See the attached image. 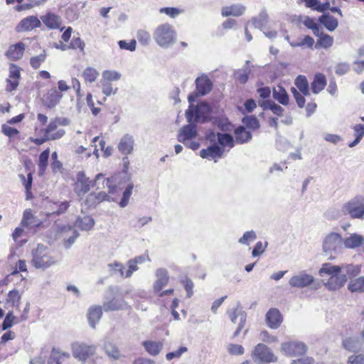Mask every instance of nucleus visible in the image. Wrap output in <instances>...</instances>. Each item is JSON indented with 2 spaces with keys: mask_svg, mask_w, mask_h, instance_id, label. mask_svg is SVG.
Returning a JSON list of instances; mask_svg holds the SVG:
<instances>
[{
  "mask_svg": "<svg viewBox=\"0 0 364 364\" xmlns=\"http://www.w3.org/2000/svg\"><path fill=\"white\" fill-rule=\"evenodd\" d=\"M125 306L126 303L124 300L114 298L112 300L105 303L103 305V309L105 311H117L123 309Z\"/></svg>",
  "mask_w": 364,
  "mask_h": 364,
  "instance_id": "obj_44",
  "label": "nucleus"
},
{
  "mask_svg": "<svg viewBox=\"0 0 364 364\" xmlns=\"http://www.w3.org/2000/svg\"><path fill=\"white\" fill-rule=\"evenodd\" d=\"M347 287L352 293H364V276L350 279Z\"/></svg>",
  "mask_w": 364,
  "mask_h": 364,
  "instance_id": "obj_33",
  "label": "nucleus"
},
{
  "mask_svg": "<svg viewBox=\"0 0 364 364\" xmlns=\"http://www.w3.org/2000/svg\"><path fill=\"white\" fill-rule=\"evenodd\" d=\"M101 181H102L103 183H105L104 187L107 188L108 193L100 191L88 194L83 201V203L87 207L95 206L103 201H114L117 199V193H119V188L116 185L114 178L105 179L103 174L99 173L95 178V183H98Z\"/></svg>",
  "mask_w": 364,
  "mask_h": 364,
  "instance_id": "obj_2",
  "label": "nucleus"
},
{
  "mask_svg": "<svg viewBox=\"0 0 364 364\" xmlns=\"http://www.w3.org/2000/svg\"><path fill=\"white\" fill-rule=\"evenodd\" d=\"M160 14H164L171 18H175L176 16L183 12L182 9L175 7H164L159 9Z\"/></svg>",
  "mask_w": 364,
  "mask_h": 364,
  "instance_id": "obj_57",
  "label": "nucleus"
},
{
  "mask_svg": "<svg viewBox=\"0 0 364 364\" xmlns=\"http://www.w3.org/2000/svg\"><path fill=\"white\" fill-rule=\"evenodd\" d=\"M25 48V44L21 42L13 44L9 46V49L6 52V55L11 60H19L23 55Z\"/></svg>",
  "mask_w": 364,
  "mask_h": 364,
  "instance_id": "obj_22",
  "label": "nucleus"
},
{
  "mask_svg": "<svg viewBox=\"0 0 364 364\" xmlns=\"http://www.w3.org/2000/svg\"><path fill=\"white\" fill-rule=\"evenodd\" d=\"M20 78V69L18 66L11 64L9 66V76L7 80L6 90L11 92L16 89Z\"/></svg>",
  "mask_w": 364,
  "mask_h": 364,
  "instance_id": "obj_18",
  "label": "nucleus"
},
{
  "mask_svg": "<svg viewBox=\"0 0 364 364\" xmlns=\"http://www.w3.org/2000/svg\"><path fill=\"white\" fill-rule=\"evenodd\" d=\"M133 187L134 186L132 184H129L126 188L125 191H124L123 195H122V198L119 203V205L121 208H124L128 205L129 198L132 193Z\"/></svg>",
  "mask_w": 364,
  "mask_h": 364,
  "instance_id": "obj_59",
  "label": "nucleus"
},
{
  "mask_svg": "<svg viewBox=\"0 0 364 364\" xmlns=\"http://www.w3.org/2000/svg\"><path fill=\"white\" fill-rule=\"evenodd\" d=\"M259 105L264 109H269L272 111V112L279 117H282L283 115L284 109L279 105L276 104L273 101H263L259 102Z\"/></svg>",
  "mask_w": 364,
  "mask_h": 364,
  "instance_id": "obj_35",
  "label": "nucleus"
},
{
  "mask_svg": "<svg viewBox=\"0 0 364 364\" xmlns=\"http://www.w3.org/2000/svg\"><path fill=\"white\" fill-rule=\"evenodd\" d=\"M101 83L102 92L106 96H111L117 93V88H114L109 82L101 80Z\"/></svg>",
  "mask_w": 364,
  "mask_h": 364,
  "instance_id": "obj_62",
  "label": "nucleus"
},
{
  "mask_svg": "<svg viewBox=\"0 0 364 364\" xmlns=\"http://www.w3.org/2000/svg\"><path fill=\"white\" fill-rule=\"evenodd\" d=\"M340 265L325 262L318 271L323 286L328 291H336L343 287L347 282V276L342 272Z\"/></svg>",
  "mask_w": 364,
  "mask_h": 364,
  "instance_id": "obj_1",
  "label": "nucleus"
},
{
  "mask_svg": "<svg viewBox=\"0 0 364 364\" xmlns=\"http://www.w3.org/2000/svg\"><path fill=\"white\" fill-rule=\"evenodd\" d=\"M223 154L224 150L215 144L209 146L206 149H203L200 151V156L201 158L209 161H213L214 162H217L220 159H221Z\"/></svg>",
  "mask_w": 364,
  "mask_h": 364,
  "instance_id": "obj_14",
  "label": "nucleus"
},
{
  "mask_svg": "<svg viewBox=\"0 0 364 364\" xmlns=\"http://www.w3.org/2000/svg\"><path fill=\"white\" fill-rule=\"evenodd\" d=\"M314 40L310 36H304L303 38L298 39L297 41H292L289 42V44L293 48L301 47L312 48L314 45Z\"/></svg>",
  "mask_w": 364,
  "mask_h": 364,
  "instance_id": "obj_37",
  "label": "nucleus"
},
{
  "mask_svg": "<svg viewBox=\"0 0 364 364\" xmlns=\"http://www.w3.org/2000/svg\"><path fill=\"white\" fill-rule=\"evenodd\" d=\"M197 136L198 133L196 126L188 124L183 127L179 130L178 140L187 147L193 150H196L200 146V143L196 140Z\"/></svg>",
  "mask_w": 364,
  "mask_h": 364,
  "instance_id": "obj_8",
  "label": "nucleus"
},
{
  "mask_svg": "<svg viewBox=\"0 0 364 364\" xmlns=\"http://www.w3.org/2000/svg\"><path fill=\"white\" fill-rule=\"evenodd\" d=\"M95 180L92 181L82 171H78L75 175L73 191L77 197L82 200L87 193L91 186H95Z\"/></svg>",
  "mask_w": 364,
  "mask_h": 364,
  "instance_id": "obj_10",
  "label": "nucleus"
},
{
  "mask_svg": "<svg viewBox=\"0 0 364 364\" xmlns=\"http://www.w3.org/2000/svg\"><path fill=\"white\" fill-rule=\"evenodd\" d=\"M326 85V80L323 75L316 74L311 84V89L314 94H318L323 90Z\"/></svg>",
  "mask_w": 364,
  "mask_h": 364,
  "instance_id": "obj_40",
  "label": "nucleus"
},
{
  "mask_svg": "<svg viewBox=\"0 0 364 364\" xmlns=\"http://www.w3.org/2000/svg\"><path fill=\"white\" fill-rule=\"evenodd\" d=\"M236 140L242 144L250 141L252 138L251 133L243 127H240L235 132Z\"/></svg>",
  "mask_w": 364,
  "mask_h": 364,
  "instance_id": "obj_45",
  "label": "nucleus"
},
{
  "mask_svg": "<svg viewBox=\"0 0 364 364\" xmlns=\"http://www.w3.org/2000/svg\"><path fill=\"white\" fill-rule=\"evenodd\" d=\"M294 83L297 89L299 90V92L303 94L304 96H309L310 95L309 83L304 75H299L296 78Z\"/></svg>",
  "mask_w": 364,
  "mask_h": 364,
  "instance_id": "obj_43",
  "label": "nucleus"
},
{
  "mask_svg": "<svg viewBox=\"0 0 364 364\" xmlns=\"http://www.w3.org/2000/svg\"><path fill=\"white\" fill-rule=\"evenodd\" d=\"M134 144L133 136L129 134H125L120 139L117 148L122 154L128 155L132 153Z\"/></svg>",
  "mask_w": 364,
  "mask_h": 364,
  "instance_id": "obj_20",
  "label": "nucleus"
},
{
  "mask_svg": "<svg viewBox=\"0 0 364 364\" xmlns=\"http://www.w3.org/2000/svg\"><path fill=\"white\" fill-rule=\"evenodd\" d=\"M314 282V277L306 272H301L292 276L289 282V284L292 287L304 288L310 286Z\"/></svg>",
  "mask_w": 364,
  "mask_h": 364,
  "instance_id": "obj_12",
  "label": "nucleus"
},
{
  "mask_svg": "<svg viewBox=\"0 0 364 364\" xmlns=\"http://www.w3.org/2000/svg\"><path fill=\"white\" fill-rule=\"evenodd\" d=\"M243 124L249 129H256L259 127L257 119L254 116L245 117L242 119Z\"/></svg>",
  "mask_w": 364,
  "mask_h": 364,
  "instance_id": "obj_60",
  "label": "nucleus"
},
{
  "mask_svg": "<svg viewBox=\"0 0 364 364\" xmlns=\"http://www.w3.org/2000/svg\"><path fill=\"white\" fill-rule=\"evenodd\" d=\"M50 156V149H46L39 156L38 166L39 169L38 174L43 176L46 173L48 164V158Z\"/></svg>",
  "mask_w": 364,
  "mask_h": 364,
  "instance_id": "obj_39",
  "label": "nucleus"
},
{
  "mask_svg": "<svg viewBox=\"0 0 364 364\" xmlns=\"http://www.w3.org/2000/svg\"><path fill=\"white\" fill-rule=\"evenodd\" d=\"M340 267H342V271L345 272L344 274H346L347 277H356L361 272L360 264H343Z\"/></svg>",
  "mask_w": 364,
  "mask_h": 364,
  "instance_id": "obj_41",
  "label": "nucleus"
},
{
  "mask_svg": "<svg viewBox=\"0 0 364 364\" xmlns=\"http://www.w3.org/2000/svg\"><path fill=\"white\" fill-rule=\"evenodd\" d=\"M21 321V318L18 319L14 315L13 311H10L6 314L4 322L2 323V330H6L12 327L14 324H16Z\"/></svg>",
  "mask_w": 364,
  "mask_h": 364,
  "instance_id": "obj_47",
  "label": "nucleus"
},
{
  "mask_svg": "<svg viewBox=\"0 0 364 364\" xmlns=\"http://www.w3.org/2000/svg\"><path fill=\"white\" fill-rule=\"evenodd\" d=\"M32 264L37 269H45L56 263V259L53 257L47 247L38 245L37 247L32 252Z\"/></svg>",
  "mask_w": 364,
  "mask_h": 364,
  "instance_id": "obj_5",
  "label": "nucleus"
},
{
  "mask_svg": "<svg viewBox=\"0 0 364 364\" xmlns=\"http://www.w3.org/2000/svg\"><path fill=\"white\" fill-rule=\"evenodd\" d=\"M46 53L45 50L38 55L33 56L30 59V64L32 68L36 69L38 68L41 63H43L46 60Z\"/></svg>",
  "mask_w": 364,
  "mask_h": 364,
  "instance_id": "obj_58",
  "label": "nucleus"
},
{
  "mask_svg": "<svg viewBox=\"0 0 364 364\" xmlns=\"http://www.w3.org/2000/svg\"><path fill=\"white\" fill-rule=\"evenodd\" d=\"M100 75L99 72L95 68L88 66L82 73V77L85 83H92L96 81Z\"/></svg>",
  "mask_w": 364,
  "mask_h": 364,
  "instance_id": "obj_36",
  "label": "nucleus"
},
{
  "mask_svg": "<svg viewBox=\"0 0 364 364\" xmlns=\"http://www.w3.org/2000/svg\"><path fill=\"white\" fill-rule=\"evenodd\" d=\"M121 78V74L116 71L112 70H106L102 72V80L111 82V81H117Z\"/></svg>",
  "mask_w": 364,
  "mask_h": 364,
  "instance_id": "obj_51",
  "label": "nucleus"
},
{
  "mask_svg": "<svg viewBox=\"0 0 364 364\" xmlns=\"http://www.w3.org/2000/svg\"><path fill=\"white\" fill-rule=\"evenodd\" d=\"M155 43L161 48L173 46L177 40V32L174 26L168 23L159 24L153 31Z\"/></svg>",
  "mask_w": 364,
  "mask_h": 364,
  "instance_id": "obj_3",
  "label": "nucleus"
},
{
  "mask_svg": "<svg viewBox=\"0 0 364 364\" xmlns=\"http://www.w3.org/2000/svg\"><path fill=\"white\" fill-rule=\"evenodd\" d=\"M229 316L231 321L234 323H237V320L239 319V326L235 333V336H237L244 328L246 322V314L243 311L235 309L229 311Z\"/></svg>",
  "mask_w": 364,
  "mask_h": 364,
  "instance_id": "obj_25",
  "label": "nucleus"
},
{
  "mask_svg": "<svg viewBox=\"0 0 364 364\" xmlns=\"http://www.w3.org/2000/svg\"><path fill=\"white\" fill-rule=\"evenodd\" d=\"M136 38L140 44L148 46L151 42V35L144 29H139L136 32Z\"/></svg>",
  "mask_w": 364,
  "mask_h": 364,
  "instance_id": "obj_55",
  "label": "nucleus"
},
{
  "mask_svg": "<svg viewBox=\"0 0 364 364\" xmlns=\"http://www.w3.org/2000/svg\"><path fill=\"white\" fill-rule=\"evenodd\" d=\"M210 109L207 103L202 102L196 107V118L204 119L210 113Z\"/></svg>",
  "mask_w": 364,
  "mask_h": 364,
  "instance_id": "obj_48",
  "label": "nucleus"
},
{
  "mask_svg": "<svg viewBox=\"0 0 364 364\" xmlns=\"http://www.w3.org/2000/svg\"><path fill=\"white\" fill-rule=\"evenodd\" d=\"M218 141L220 148L224 150V153L234 146V139L229 134L218 133Z\"/></svg>",
  "mask_w": 364,
  "mask_h": 364,
  "instance_id": "obj_30",
  "label": "nucleus"
},
{
  "mask_svg": "<svg viewBox=\"0 0 364 364\" xmlns=\"http://www.w3.org/2000/svg\"><path fill=\"white\" fill-rule=\"evenodd\" d=\"M146 259H149L148 255L139 256L133 259L129 260L127 262L128 269L125 270V273L123 274V277H130L133 272L138 269V264H141Z\"/></svg>",
  "mask_w": 364,
  "mask_h": 364,
  "instance_id": "obj_28",
  "label": "nucleus"
},
{
  "mask_svg": "<svg viewBox=\"0 0 364 364\" xmlns=\"http://www.w3.org/2000/svg\"><path fill=\"white\" fill-rule=\"evenodd\" d=\"M341 211L345 215H349L351 218H364V196L356 195L353 198L346 202L341 208Z\"/></svg>",
  "mask_w": 364,
  "mask_h": 364,
  "instance_id": "obj_6",
  "label": "nucleus"
},
{
  "mask_svg": "<svg viewBox=\"0 0 364 364\" xmlns=\"http://www.w3.org/2000/svg\"><path fill=\"white\" fill-rule=\"evenodd\" d=\"M342 244L346 249H356L364 244V237L358 233H352L343 239Z\"/></svg>",
  "mask_w": 364,
  "mask_h": 364,
  "instance_id": "obj_19",
  "label": "nucleus"
},
{
  "mask_svg": "<svg viewBox=\"0 0 364 364\" xmlns=\"http://www.w3.org/2000/svg\"><path fill=\"white\" fill-rule=\"evenodd\" d=\"M318 21L329 31H335L338 26V20L329 14L321 16Z\"/></svg>",
  "mask_w": 364,
  "mask_h": 364,
  "instance_id": "obj_34",
  "label": "nucleus"
},
{
  "mask_svg": "<svg viewBox=\"0 0 364 364\" xmlns=\"http://www.w3.org/2000/svg\"><path fill=\"white\" fill-rule=\"evenodd\" d=\"M21 294L18 290L14 289L7 294L6 304L18 308L21 303Z\"/></svg>",
  "mask_w": 364,
  "mask_h": 364,
  "instance_id": "obj_42",
  "label": "nucleus"
},
{
  "mask_svg": "<svg viewBox=\"0 0 364 364\" xmlns=\"http://www.w3.org/2000/svg\"><path fill=\"white\" fill-rule=\"evenodd\" d=\"M62 97V93L55 88H52L43 95L42 101L46 107H53L60 102Z\"/></svg>",
  "mask_w": 364,
  "mask_h": 364,
  "instance_id": "obj_17",
  "label": "nucleus"
},
{
  "mask_svg": "<svg viewBox=\"0 0 364 364\" xmlns=\"http://www.w3.org/2000/svg\"><path fill=\"white\" fill-rule=\"evenodd\" d=\"M105 349L107 355L113 358L114 359H119L121 356L118 348L111 343H106L105 344Z\"/></svg>",
  "mask_w": 364,
  "mask_h": 364,
  "instance_id": "obj_56",
  "label": "nucleus"
},
{
  "mask_svg": "<svg viewBox=\"0 0 364 364\" xmlns=\"http://www.w3.org/2000/svg\"><path fill=\"white\" fill-rule=\"evenodd\" d=\"M347 364H364V354H353L347 359Z\"/></svg>",
  "mask_w": 364,
  "mask_h": 364,
  "instance_id": "obj_64",
  "label": "nucleus"
},
{
  "mask_svg": "<svg viewBox=\"0 0 364 364\" xmlns=\"http://www.w3.org/2000/svg\"><path fill=\"white\" fill-rule=\"evenodd\" d=\"M355 140L348 144L349 147H353L357 145L364 136V125L361 124H355L353 127Z\"/></svg>",
  "mask_w": 364,
  "mask_h": 364,
  "instance_id": "obj_46",
  "label": "nucleus"
},
{
  "mask_svg": "<svg viewBox=\"0 0 364 364\" xmlns=\"http://www.w3.org/2000/svg\"><path fill=\"white\" fill-rule=\"evenodd\" d=\"M156 280L154 285L155 291H160L168 282V272L165 269H159L156 272Z\"/></svg>",
  "mask_w": 364,
  "mask_h": 364,
  "instance_id": "obj_26",
  "label": "nucleus"
},
{
  "mask_svg": "<svg viewBox=\"0 0 364 364\" xmlns=\"http://www.w3.org/2000/svg\"><path fill=\"white\" fill-rule=\"evenodd\" d=\"M273 97L278 102L282 105H287L289 102V95L285 89L281 86L277 85L273 89Z\"/></svg>",
  "mask_w": 364,
  "mask_h": 364,
  "instance_id": "obj_31",
  "label": "nucleus"
},
{
  "mask_svg": "<svg viewBox=\"0 0 364 364\" xmlns=\"http://www.w3.org/2000/svg\"><path fill=\"white\" fill-rule=\"evenodd\" d=\"M41 22L37 16H29L23 18L16 26V31L18 33L27 32L39 28Z\"/></svg>",
  "mask_w": 364,
  "mask_h": 364,
  "instance_id": "obj_13",
  "label": "nucleus"
},
{
  "mask_svg": "<svg viewBox=\"0 0 364 364\" xmlns=\"http://www.w3.org/2000/svg\"><path fill=\"white\" fill-rule=\"evenodd\" d=\"M252 22L255 28L262 29L268 22V15L267 12H261L257 17L252 18Z\"/></svg>",
  "mask_w": 364,
  "mask_h": 364,
  "instance_id": "obj_49",
  "label": "nucleus"
},
{
  "mask_svg": "<svg viewBox=\"0 0 364 364\" xmlns=\"http://www.w3.org/2000/svg\"><path fill=\"white\" fill-rule=\"evenodd\" d=\"M342 345L346 350L356 353L361 350L363 342L358 337L349 336L343 340Z\"/></svg>",
  "mask_w": 364,
  "mask_h": 364,
  "instance_id": "obj_21",
  "label": "nucleus"
},
{
  "mask_svg": "<svg viewBox=\"0 0 364 364\" xmlns=\"http://www.w3.org/2000/svg\"><path fill=\"white\" fill-rule=\"evenodd\" d=\"M70 348L73 357L85 363L87 359L95 354L97 347L95 345L75 341L71 343Z\"/></svg>",
  "mask_w": 364,
  "mask_h": 364,
  "instance_id": "obj_9",
  "label": "nucleus"
},
{
  "mask_svg": "<svg viewBox=\"0 0 364 364\" xmlns=\"http://www.w3.org/2000/svg\"><path fill=\"white\" fill-rule=\"evenodd\" d=\"M282 321V316L277 309H270L265 315L266 324L271 329H277Z\"/></svg>",
  "mask_w": 364,
  "mask_h": 364,
  "instance_id": "obj_15",
  "label": "nucleus"
},
{
  "mask_svg": "<svg viewBox=\"0 0 364 364\" xmlns=\"http://www.w3.org/2000/svg\"><path fill=\"white\" fill-rule=\"evenodd\" d=\"M259 339L267 343H274L278 342V338L270 334L267 331H262L259 333Z\"/></svg>",
  "mask_w": 364,
  "mask_h": 364,
  "instance_id": "obj_61",
  "label": "nucleus"
},
{
  "mask_svg": "<svg viewBox=\"0 0 364 364\" xmlns=\"http://www.w3.org/2000/svg\"><path fill=\"white\" fill-rule=\"evenodd\" d=\"M251 357L257 364H267L276 363L278 360L277 356L273 351L263 343H258L254 347Z\"/></svg>",
  "mask_w": 364,
  "mask_h": 364,
  "instance_id": "obj_7",
  "label": "nucleus"
},
{
  "mask_svg": "<svg viewBox=\"0 0 364 364\" xmlns=\"http://www.w3.org/2000/svg\"><path fill=\"white\" fill-rule=\"evenodd\" d=\"M246 11V6L242 4H234L222 7L221 15L223 17L242 16Z\"/></svg>",
  "mask_w": 364,
  "mask_h": 364,
  "instance_id": "obj_16",
  "label": "nucleus"
},
{
  "mask_svg": "<svg viewBox=\"0 0 364 364\" xmlns=\"http://www.w3.org/2000/svg\"><path fill=\"white\" fill-rule=\"evenodd\" d=\"M146 352L153 356L159 354L163 348V343L161 341H146L143 343Z\"/></svg>",
  "mask_w": 364,
  "mask_h": 364,
  "instance_id": "obj_32",
  "label": "nucleus"
},
{
  "mask_svg": "<svg viewBox=\"0 0 364 364\" xmlns=\"http://www.w3.org/2000/svg\"><path fill=\"white\" fill-rule=\"evenodd\" d=\"M23 226H34L36 225L35 221V218L32 213V210L31 209H26L23 215V219L21 223Z\"/></svg>",
  "mask_w": 364,
  "mask_h": 364,
  "instance_id": "obj_52",
  "label": "nucleus"
},
{
  "mask_svg": "<svg viewBox=\"0 0 364 364\" xmlns=\"http://www.w3.org/2000/svg\"><path fill=\"white\" fill-rule=\"evenodd\" d=\"M256 239V234L253 230L245 232L242 237L239 239V243L242 245H249L250 242Z\"/></svg>",
  "mask_w": 364,
  "mask_h": 364,
  "instance_id": "obj_63",
  "label": "nucleus"
},
{
  "mask_svg": "<svg viewBox=\"0 0 364 364\" xmlns=\"http://www.w3.org/2000/svg\"><path fill=\"white\" fill-rule=\"evenodd\" d=\"M196 90L201 95H205L212 90V82L208 77L202 75L196 80Z\"/></svg>",
  "mask_w": 364,
  "mask_h": 364,
  "instance_id": "obj_24",
  "label": "nucleus"
},
{
  "mask_svg": "<svg viewBox=\"0 0 364 364\" xmlns=\"http://www.w3.org/2000/svg\"><path fill=\"white\" fill-rule=\"evenodd\" d=\"M102 315V307L100 306H92L88 309L87 318L89 324L92 328H95Z\"/></svg>",
  "mask_w": 364,
  "mask_h": 364,
  "instance_id": "obj_27",
  "label": "nucleus"
},
{
  "mask_svg": "<svg viewBox=\"0 0 364 364\" xmlns=\"http://www.w3.org/2000/svg\"><path fill=\"white\" fill-rule=\"evenodd\" d=\"M95 225V220L89 215L79 217L75 222V226L82 230H90Z\"/></svg>",
  "mask_w": 364,
  "mask_h": 364,
  "instance_id": "obj_38",
  "label": "nucleus"
},
{
  "mask_svg": "<svg viewBox=\"0 0 364 364\" xmlns=\"http://www.w3.org/2000/svg\"><path fill=\"white\" fill-rule=\"evenodd\" d=\"M343 238L341 234L336 232L327 233L322 240L321 249L323 255L328 259L334 260L341 248Z\"/></svg>",
  "mask_w": 364,
  "mask_h": 364,
  "instance_id": "obj_4",
  "label": "nucleus"
},
{
  "mask_svg": "<svg viewBox=\"0 0 364 364\" xmlns=\"http://www.w3.org/2000/svg\"><path fill=\"white\" fill-rule=\"evenodd\" d=\"M306 346L301 341H289L281 343L280 351L289 357L300 356L306 353Z\"/></svg>",
  "mask_w": 364,
  "mask_h": 364,
  "instance_id": "obj_11",
  "label": "nucleus"
},
{
  "mask_svg": "<svg viewBox=\"0 0 364 364\" xmlns=\"http://www.w3.org/2000/svg\"><path fill=\"white\" fill-rule=\"evenodd\" d=\"M302 23L306 28L311 29L316 36H320L319 27L314 18H311L309 16H305L302 21Z\"/></svg>",
  "mask_w": 364,
  "mask_h": 364,
  "instance_id": "obj_50",
  "label": "nucleus"
},
{
  "mask_svg": "<svg viewBox=\"0 0 364 364\" xmlns=\"http://www.w3.org/2000/svg\"><path fill=\"white\" fill-rule=\"evenodd\" d=\"M41 20L50 29H56L60 26V18L53 13H48L41 16Z\"/></svg>",
  "mask_w": 364,
  "mask_h": 364,
  "instance_id": "obj_29",
  "label": "nucleus"
},
{
  "mask_svg": "<svg viewBox=\"0 0 364 364\" xmlns=\"http://www.w3.org/2000/svg\"><path fill=\"white\" fill-rule=\"evenodd\" d=\"M36 134L41 136L37 137V138L31 137L29 139V140L31 142H33L37 145H41L47 141L55 140V139H60L65 134V131L63 129H58V133L55 134V136H53L46 135L45 133H42L40 132V130H38L37 129H36Z\"/></svg>",
  "mask_w": 364,
  "mask_h": 364,
  "instance_id": "obj_23",
  "label": "nucleus"
},
{
  "mask_svg": "<svg viewBox=\"0 0 364 364\" xmlns=\"http://www.w3.org/2000/svg\"><path fill=\"white\" fill-rule=\"evenodd\" d=\"M58 127V119H51L48 125V127L45 129H40V132L42 133H45L46 135L49 136H55L58 133L57 128Z\"/></svg>",
  "mask_w": 364,
  "mask_h": 364,
  "instance_id": "obj_53",
  "label": "nucleus"
},
{
  "mask_svg": "<svg viewBox=\"0 0 364 364\" xmlns=\"http://www.w3.org/2000/svg\"><path fill=\"white\" fill-rule=\"evenodd\" d=\"M333 38L328 34H322L317 41V46L325 49L329 48L333 46Z\"/></svg>",
  "mask_w": 364,
  "mask_h": 364,
  "instance_id": "obj_54",
  "label": "nucleus"
}]
</instances>
